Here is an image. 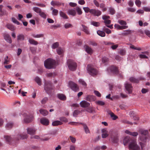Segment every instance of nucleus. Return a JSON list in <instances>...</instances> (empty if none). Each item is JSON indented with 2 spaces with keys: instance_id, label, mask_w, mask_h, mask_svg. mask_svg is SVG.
<instances>
[{
  "instance_id": "nucleus-1",
  "label": "nucleus",
  "mask_w": 150,
  "mask_h": 150,
  "mask_svg": "<svg viewBox=\"0 0 150 150\" xmlns=\"http://www.w3.org/2000/svg\"><path fill=\"white\" fill-rule=\"evenodd\" d=\"M148 132L147 130L141 129L139 130V132L141 134L139 139L141 142L144 143L147 142L149 137Z\"/></svg>"
},
{
  "instance_id": "nucleus-2",
  "label": "nucleus",
  "mask_w": 150,
  "mask_h": 150,
  "mask_svg": "<svg viewBox=\"0 0 150 150\" xmlns=\"http://www.w3.org/2000/svg\"><path fill=\"white\" fill-rule=\"evenodd\" d=\"M55 63V60L51 59H47L44 63L45 67L47 69H49L52 68Z\"/></svg>"
},
{
  "instance_id": "nucleus-3",
  "label": "nucleus",
  "mask_w": 150,
  "mask_h": 150,
  "mask_svg": "<svg viewBox=\"0 0 150 150\" xmlns=\"http://www.w3.org/2000/svg\"><path fill=\"white\" fill-rule=\"evenodd\" d=\"M44 88L46 92L50 94L51 93L53 87L50 81H46L45 83Z\"/></svg>"
},
{
  "instance_id": "nucleus-4",
  "label": "nucleus",
  "mask_w": 150,
  "mask_h": 150,
  "mask_svg": "<svg viewBox=\"0 0 150 150\" xmlns=\"http://www.w3.org/2000/svg\"><path fill=\"white\" fill-rule=\"evenodd\" d=\"M129 148V149L132 150H139L140 147L138 145L136 140L135 139H133L130 142Z\"/></svg>"
},
{
  "instance_id": "nucleus-5",
  "label": "nucleus",
  "mask_w": 150,
  "mask_h": 150,
  "mask_svg": "<svg viewBox=\"0 0 150 150\" xmlns=\"http://www.w3.org/2000/svg\"><path fill=\"white\" fill-rule=\"evenodd\" d=\"M67 64L69 69L71 71H74L76 69L77 64L73 60L68 59L67 61Z\"/></svg>"
},
{
  "instance_id": "nucleus-6",
  "label": "nucleus",
  "mask_w": 150,
  "mask_h": 150,
  "mask_svg": "<svg viewBox=\"0 0 150 150\" xmlns=\"http://www.w3.org/2000/svg\"><path fill=\"white\" fill-rule=\"evenodd\" d=\"M87 71L88 73L92 76L96 75L98 72L97 70L91 64L88 65Z\"/></svg>"
},
{
  "instance_id": "nucleus-7",
  "label": "nucleus",
  "mask_w": 150,
  "mask_h": 150,
  "mask_svg": "<svg viewBox=\"0 0 150 150\" xmlns=\"http://www.w3.org/2000/svg\"><path fill=\"white\" fill-rule=\"evenodd\" d=\"M110 132L111 133L110 134L112 141L113 143H117L118 142L117 132L113 131H110Z\"/></svg>"
},
{
  "instance_id": "nucleus-8",
  "label": "nucleus",
  "mask_w": 150,
  "mask_h": 150,
  "mask_svg": "<svg viewBox=\"0 0 150 150\" xmlns=\"http://www.w3.org/2000/svg\"><path fill=\"white\" fill-rule=\"evenodd\" d=\"M107 71L109 73H112L115 74L118 73L117 68L114 66H111L109 67L107 69Z\"/></svg>"
},
{
  "instance_id": "nucleus-9",
  "label": "nucleus",
  "mask_w": 150,
  "mask_h": 150,
  "mask_svg": "<svg viewBox=\"0 0 150 150\" xmlns=\"http://www.w3.org/2000/svg\"><path fill=\"white\" fill-rule=\"evenodd\" d=\"M27 134L23 132V134H20L15 137L14 140L16 141H18L20 139H25L27 138Z\"/></svg>"
},
{
  "instance_id": "nucleus-10",
  "label": "nucleus",
  "mask_w": 150,
  "mask_h": 150,
  "mask_svg": "<svg viewBox=\"0 0 150 150\" xmlns=\"http://www.w3.org/2000/svg\"><path fill=\"white\" fill-rule=\"evenodd\" d=\"M69 85L71 89L75 91H79V88L77 85L72 81H70L69 83Z\"/></svg>"
},
{
  "instance_id": "nucleus-11",
  "label": "nucleus",
  "mask_w": 150,
  "mask_h": 150,
  "mask_svg": "<svg viewBox=\"0 0 150 150\" xmlns=\"http://www.w3.org/2000/svg\"><path fill=\"white\" fill-rule=\"evenodd\" d=\"M91 13L94 16H98L101 14V12L98 9H91Z\"/></svg>"
},
{
  "instance_id": "nucleus-12",
  "label": "nucleus",
  "mask_w": 150,
  "mask_h": 150,
  "mask_svg": "<svg viewBox=\"0 0 150 150\" xmlns=\"http://www.w3.org/2000/svg\"><path fill=\"white\" fill-rule=\"evenodd\" d=\"M125 88L129 93H132V86L130 84L126 83L125 84Z\"/></svg>"
},
{
  "instance_id": "nucleus-13",
  "label": "nucleus",
  "mask_w": 150,
  "mask_h": 150,
  "mask_svg": "<svg viewBox=\"0 0 150 150\" xmlns=\"http://www.w3.org/2000/svg\"><path fill=\"white\" fill-rule=\"evenodd\" d=\"M40 122L42 125L45 126L48 125L49 123V121L48 119L45 117L41 118L40 120Z\"/></svg>"
},
{
  "instance_id": "nucleus-14",
  "label": "nucleus",
  "mask_w": 150,
  "mask_h": 150,
  "mask_svg": "<svg viewBox=\"0 0 150 150\" xmlns=\"http://www.w3.org/2000/svg\"><path fill=\"white\" fill-rule=\"evenodd\" d=\"M51 5L53 6H59L61 5L64 6V4L61 3L59 2L56 1H52L50 3Z\"/></svg>"
},
{
  "instance_id": "nucleus-15",
  "label": "nucleus",
  "mask_w": 150,
  "mask_h": 150,
  "mask_svg": "<svg viewBox=\"0 0 150 150\" xmlns=\"http://www.w3.org/2000/svg\"><path fill=\"white\" fill-rule=\"evenodd\" d=\"M134 139L130 138L129 136L125 137L124 139L123 144L125 146L128 143H130V142L132 140Z\"/></svg>"
},
{
  "instance_id": "nucleus-16",
  "label": "nucleus",
  "mask_w": 150,
  "mask_h": 150,
  "mask_svg": "<svg viewBox=\"0 0 150 150\" xmlns=\"http://www.w3.org/2000/svg\"><path fill=\"white\" fill-rule=\"evenodd\" d=\"M4 39L6 41L9 43H11L12 40L11 37L8 34H5L4 35Z\"/></svg>"
},
{
  "instance_id": "nucleus-17",
  "label": "nucleus",
  "mask_w": 150,
  "mask_h": 150,
  "mask_svg": "<svg viewBox=\"0 0 150 150\" xmlns=\"http://www.w3.org/2000/svg\"><path fill=\"white\" fill-rule=\"evenodd\" d=\"M85 50L89 54H91L93 53V50L92 48L87 45H85L84 46Z\"/></svg>"
},
{
  "instance_id": "nucleus-18",
  "label": "nucleus",
  "mask_w": 150,
  "mask_h": 150,
  "mask_svg": "<svg viewBox=\"0 0 150 150\" xmlns=\"http://www.w3.org/2000/svg\"><path fill=\"white\" fill-rule=\"evenodd\" d=\"M80 104L81 106L83 108H87L90 105V103L85 100L81 101Z\"/></svg>"
},
{
  "instance_id": "nucleus-19",
  "label": "nucleus",
  "mask_w": 150,
  "mask_h": 150,
  "mask_svg": "<svg viewBox=\"0 0 150 150\" xmlns=\"http://www.w3.org/2000/svg\"><path fill=\"white\" fill-rule=\"evenodd\" d=\"M108 114L110 115L111 117L113 120H115L118 118V117L115 115L114 113L110 110H108Z\"/></svg>"
},
{
  "instance_id": "nucleus-20",
  "label": "nucleus",
  "mask_w": 150,
  "mask_h": 150,
  "mask_svg": "<svg viewBox=\"0 0 150 150\" xmlns=\"http://www.w3.org/2000/svg\"><path fill=\"white\" fill-rule=\"evenodd\" d=\"M142 54H140L139 55V57L141 59H147L148 58V57L146 56V55L144 54H145L146 55L149 56V52L147 51L142 52Z\"/></svg>"
},
{
  "instance_id": "nucleus-21",
  "label": "nucleus",
  "mask_w": 150,
  "mask_h": 150,
  "mask_svg": "<svg viewBox=\"0 0 150 150\" xmlns=\"http://www.w3.org/2000/svg\"><path fill=\"white\" fill-rule=\"evenodd\" d=\"M102 136L103 138H104L107 137L108 136V132L105 129H103L102 130Z\"/></svg>"
},
{
  "instance_id": "nucleus-22",
  "label": "nucleus",
  "mask_w": 150,
  "mask_h": 150,
  "mask_svg": "<svg viewBox=\"0 0 150 150\" xmlns=\"http://www.w3.org/2000/svg\"><path fill=\"white\" fill-rule=\"evenodd\" d=\"M125 132L127 134H129L134 137L137 136L138 135V133L137 132H131L128 130H126Z\"/></svg>"
},
{
  "instance_id": "nucleus-23",
  "label": "nucleus",
  "mask_w": 150,
  "mask_h": 150,
  "mask_svg": "<svg viewBox=\"0 0 150 150\" xmlns=\"http://www.w3.org/2000/svg\"><path fill=\"white\" fill-rule=\"evenodd\" d=\"M57 97L58 98L62 100H65L66 99V96L63 94H58Z\"/></svg>"
},
{
  "instance_id": "nucleus-24",
  "label": "nucleus",
  "mask_w": 150,
  "mask_h": 150,
  "mask_svg": "<svg viewBox=\"0 0 150 150\" xmlns=\"http://www.w3.org/2000/svg\"><path fill=\"white\" fill-rule=\"evenodd\" d=\"M68 13L69 15L73 16H75L76 14V11L73 9H69L68 11Z\"/></svg>"
},
{
  "instance_id": "nucleus-25",
  "label": "nucleus",
  "mask_w": 150,
  "mask_h": 150,
  "mask_svg": "<svg viewBox=\"0 0 150 150\" xmlns=\"http://www.w3.org/2000/svg\"><path fill=\"white\" fill-rule=\"evenodd\" d=\"M13 125V124L12 122H9L6 124L5 127L7 129H9L12 127Z\"/></svg>"
},
{
  "instance_id": "nucleus-26",
  "label": "nucleus",
  "mask_w": 150,
  "mask_h": 150,
  "mask_svg": "<svg viewBox=\"0 0 150 150\" xmlns=\"http://www.w3.org/2000/svg\"><path fill=\"white\" fill-rule=\"evenodd\" d=\"M23 115L24 117L23 123L27 124L28 123V117L27 113H24L23 114Z\"/></svg>"
},
{
  "instance_id": "nucleus-27",
  "label": "nucleus",
  "mask_w": 150,
  "mask_h": 150,
  "mask_svg": "<svg viewBox=\"0 0 150 150\" xmlns=\"http://www.w3.org/2000/svg\"><path fill=\"white\" fill-rule=\"evenodd\" d=\"M6 27L9 30L12 31H14L15 29V27L12 24H8L6 25Z\"/></svg>"
},
{
  "instance_id": "nucleus-28",
  "label": "nucleus",
  "mask_w": 150,
  "mask_h": 150,
  "mask_svg": "<svg viewBox=\"0 0 150 150\" xmlns=\"http://www.w3.org/2000/svg\"><path fill=\"white\" fill-rule=\"evenodd\" d=\"M24 39V35L23 34H19L17 36V40L18 41L23 40Z\"/></svg>"
},
{
  "instance_id": "nucleus-29",
  "label": "nucleus",
  "mask_w": 150,
  "mask_h": 150,
  "mask_svg": "<svg viewBox=\"0 0 150 150\" xmlns=\"http://www.w3.org/2000/svg\"><path fill=\"white\" fill-rule=\"evenodd\" d=\"M79 124H82L83 125L84 129L85 131V132L86 134L89 133L90 132L87 126V125L85 124H83L81 123H79Z\"/></svg>"
},
{
  "instance_id": "nucleus-30",
  "label": "nucleus",
  "mask_w": 150,
  "mask_h": 150,
  "mask_svg": "<svg viewBox=\"0 0 150 150\" xmlns=\"http://www.w3.org/2000/svg\"><path fill=\"white\" fill-rule=\"evenodd\" d=\"M29 42L30 44L34 45H37L38 44L37 41L31 38L29 39Z\"/></svg>"
},
{
  "instance_id": "nucleus-31",
  "label": "nucleus",
  "mask_w": 150,
  "mask_h": 150,
  "mask_svg": "<svg viewBox=\"0 0 150 150\" xmlns=\"http://www.w3.org/2000/svg\"><path fill=\"white\" fill-rule=\"evenodd\" d=\"M86 110L90 113H95V111L93 107H88Z\"/></svg>"
},
{
  "instance_id": "nucleus-32",
  "label": "nucleus",
  "mask_w": 150,
  "mask_h": 150,
  "mask_svg": "<svg viewBox=\"0 0 150 150\" xmlns=\"http://www.w3.org/2000/svg\"><path fill=\"white\" fill-rule=\"evenodd\" d=\"M40 112L42 115L43 116H46L48 114V112L45 110L40 109L39 110Z\"/></svg>"
},
{
  "instance_id": "nucleus-33",
  "label": "nucleus",
  "mask_w": 150,
  "mask_h": 150,
  "mask_svg": "<svg viewBox=\"0 0 150 150\" xmlns=\"http://www.w3.org/2000/svg\"><path fill=\"white\" fill-rule=\"evenodd\" d=\"M62 124V123L59 121L57 120L53 122L52 125L53 126H56L59 125H61Z\"/></svg>"
},
{
  "instance_id": "nucleus-34",
  "label": "nucleus",
  "mask_w": 150,
  "mask_h": 150,
  "mask_svg": "<svg viewBox=\"0 0 150 150\" xmlns=\"http://www.w3.org/2000/svg\"><path fill=\"white\" fill-rule=\"evenodd\" d=\"M95 97L94 96H92L89 95H88L86 97V99L87 101H93L94 100V98Z\"/></svg>"
},
{
  "instance_id": "nucleus-35",
  "label": "nucleus",
  "mask_w": 150,
  "mask_h": 150,
  "mask_svg": "<svg viewBox=\"0 0 150 150\" xmlns=\"http://www.w3.org/2000/svg\"><path fill=\"white\" fill-rule=\"evenodd\" d=\"M130 81L133 83H138L139 82V80L138 79H137L134 77H131L129 78Z\"/></svg>"
},
{
  "instance_id": "nucleus-36",
  "label": "nucleus",
  "mask_w": 150,
  "mask_h": 150,
  "mask_svg": "<svg viewBox=\"0 0 150 150\" xmlns=\"http://www.w3.org/2000/svg\"><path fill=\"white\" fill-rule=\"evenodd\" d=\"M122 122L125 124H127L131 125H132L133 124H134V125L137 124V123L136 122H134L133 123H132L125 119L123 120H122Z\"/></svg>"
},
{
  "instance_id": "nucleus-37",
  "label": "nucleus",
  "mask_w": 150,
  "mask_h": 150,
  "mask_svg": "<svg viewBox=\"0 0 150 150\" xmlns=\"http://www.w3.org/2000/svg\"><path fill=\"white\" fill-rule=\"evenodd\" d=\"M59 14L60 16L63 18L64 19H67L68 18L67 15L62 11H60L59 12Z\"/></svg>"
},
{
  "instance_id": "nucleus-38",
  "label": "nucleus",
  "mask_w": 150,
  "mask_h": 150,
  "mask_svg": "<svg viewBox=\"0 0 150 150\" xmlns=\"http://www.w3.org/2000/svg\"><path fill=\"white\" fill-rule=\"evenodd\" d=\"M82 26L83 28V31L87 34H89V32L88 31V28L86 26L82 25Z\"/></svg>"
},
{
  "instance_id": "nucleus-39",
  "label": "nucleus",
  "mask_w": 150,
  "mask_h": 150,
  "mask_svg": "<svg viewBox=\"0 0 150 150\" xmlns=\"http://www.w3.org/2000/svg\"><path fill=\"white\" fill-rule=\"evenodd\" d=\"M4 137L7 143L10 144V142L11 140V137L7 135L5 136Z\"/></svg>"
},
{
  "instance_id": "nucleus-40",
  "label": "nucleus",
  "mask_w": 150,
  "mask_h": 150,
  "mask_svg": "<svg viewBox=\"0 0 150 150\" xmlns=\"http://www.w3.org/2000/svg\"><path fill=\"white\" fill-rule=\"evenodd\" d=\"M97 33L99 35L102 37H105V33L103 31L99 30L97 31Z\"/></svg>"
},
{
  "instance_id": "nucleus-41",
  "label": "nucleus",
  "mask_w": 150,
  "mask_h": 150,
  "mask_svg": "<svg viewBox=\"0 0 150 150\" xmlns=\"http://www.w3.org/2000/svg\"><path fill=\"white\" fill-rule=\"evenodd\" d=\"M33 9L34 11L39 14L42 11L41 9L38 7H34L33 8Z\"/></svg>"
},
{
  "instance_id": "nucleus-42",
  "label": "nucleus",
  "mask_w": 150,
  "mask_h": 150,
  "mask_svg": "<svg viewBox=\"0 0 150 150\" xmlns=\"http://www.w3.org/2000/svg\"><path fill=\"white\" fill-rule=\"evenodd\" d=\"M76 10L78 15H81L82 14L83 12L79 7L76 6Z\"/></svg>"
},
{
  "instance_id": "nucleus-43",
  "label": "nucleus",
  "mask_w": 150,
  "mask_h": 150,
  "mask_svg": "<svg viewBox=\"0 0 150 150\" xmlns=\"http://www.w3.org/2000/svg\"><path fill=\"white\" fill-rule=\"evenodd\" d=\"M31 36L34 38H40L43 37H44V34H38L35 35L34 34H32Z\"/></svg>"
},
{
  "instance_id": "nucleus-44",
  "label": "nucleus",
  "mask_w": 150,
  "mask_h": 150,
  "mask_svg": "<svg viewBox=\"0 0 150 150\" xmlns=\"http://www.w3.org/2000/svg\"><path fill=\"white\" fill-rule=\"evenodd\" d=\"M29 134H35V130L34 128H29Z\"/></svg>"
},
{
  "instance_id": "nucleus-45",
  "label": "nucleus",
  "mask_w": 150,
  "mask_h": 150,
  "mask_svg": "<svg viewBox=\"0 0 150 150\" xmlns=\"http://www.w3.org/2000/svg\"><path fill=\"white\" fill-rule=\"evenodd\" d=\"M35 81L38 85L40 86L41 85V79L38 77H35Z\"/></svg>"
},
{
  "instance_id": "nucleus-46",
  "label": "nucleus",
  "mask_w": 150,
  "mask_h": 150,
  "mask_svg": "<svg viewBox=\"0 0 150 150\" xmlns=\"http://www.w3.org/2000/svg\"><path fill=\"white\" fill-rule=\"evenodd\" d=\"M109 11L111 15H113L115 13V11L114 9L111 7L109 8Z\"/></svg>"
},
{
  "instance_id": "nucleus-47",
  "label": "nucleus",
  "mask_w": 150,
  "mask_h": 150,
  "mask_svg": "<svg viewBox=\"0 0 150 150\" xmlns=\"http://www.w3.org/2000/svg\"><path fill=\"white\" fill-rule=\"evenodd\" d=\"M91 24L95 27H98L100 25V23L99 22L94 21H92L91 22Z\"/></svg>"
},
{
  "instance_id": "nucleus-48",
  "label": "nucleus",
  "mask_w": 150,
  "mask_h": 150,
  "mask_svg": "<svg viewBox=\"0 0 150 150\" xmlns=\"http://www.w3.org/2000/svg\"><path fill=\"white\" fill-rule=\"evenodd\" d=\"M34 118L33 116V113H31L29 115V122H32L34 120Z\"/></svg>"
},
{
  "instance_id": "nucleus-49",
  "label": "nucleus",
  "mask_w": 150,
  "mask_h": 150,
  "mask_svg": "<svg viewBox=\"0 0 150 150\" xmlns=\"http://www.w3.org/2000/svg\"><path fill=\"white\" fill-rule=\"evenodd\" d=\"M57 52L59 55H61L62 54L63 52V50L61 47H58L57 49Z\"/></svg>"
},
{
  "instance_id": "nucleus-50",
  "label": "nucleus",
  "mask_w": 150,
  "mask_h": 150,
  "mask_svg": "<svg viewBox=\"0 0 150 150\" xmlns=\"http://www.w3.org/2000/svg\"><path fill=\"white\" fill-rule=\"evenodd\" d=\"M83 9L85 13H88L89 12L90 13H91V9H90L89 7H83Z\"/></svg>"
},
{
  "instance_id": "nucleus-51",
  "label": "nucleus",
  "mask_w": 150,
  "mask_h": 150,
  "mask_svg": "<svg viewBox=\"0 0 150 150\" xmlns=\"http://www.w3.org/2000/svg\"><path fill=\"white\" fill-rule=\"evenodd\" d=\"M39 15L41 17L44 19H46L47 18V15L44 12L42 11L41 12Z\"/></svg>"
},
{
  "instance_id": "nucleus-52",
  "label": "nucleus",
  "mask_w": 150,
  "mask_h": 150,
  "mask_svg": "<svg viewBox=\"0 0 150 150\" xmlns=\"http://www.w3.org/2000/svg\"><path fill=\"white\" fill-rule=\"evenodd\" d=\"M59 120L63 122H67L68 121L67 119L64 117H61L59 118Z\"/></svg>"
},
{
  "instance_id": "nucleus-53",
  "label": "nucleus",
  "mask_w": 150,
  "mask_h": 150,
  "mask_svg": "<svg viewBox=\"0 0 150 150\" xmlns=\"http://www.w3.org/2000/svg\"><path fill=\"white\" fill-rule=\"evenodd\" d=\"M59 46V44L58 42H56L54 43L52 46V47L53 49H55L57 47Z\"/></svg>"
},
{
  "instance_id": "nucleus-54",
  "label": "nucleus",
  "mask_w": 150,
  "mask_h": 150,
  "mask_svg": "<svg viewBox=\"0 0 150 150\" xmlns=\"http://www.w3.org/2000/svg\"><path fill=\"white\" fill-rule=\"evenodd\" d=\"M135 3L136 6L139 7L141 6V2L140 0H135Z\"/></svg>"
},
{
  "instance_id": "nucleus-55",
  "label": "nucleus",
  "mask_w": 150,
  "mask_h": 150,
  "mask_svg": "<svg viewBox=\"0 0 150 150\" xmlns=\"http://www.w3.org/2000/svg\"><path fill=\"white\" fill-rule=\"evenodd\" d=\"M103 28V30L107 34H109L111 33V31L108 28H106L105 27H104Z\"/></svg>"
},
{
  "instance_id": "nucleus-56",
  "label": "nucleus",
  "mask_w": 150,
  "mask_h": 150,
  "mask_svg": "<svg viewBox=\"0 0 150 150\" xmlns=\"http://www.w3.org/2000/svg\"><path fill=\"white\" fill-rule=\"evenodd\" d=\"M131 30H126L124 31V32L122 33V35H126L130 33Z\"/></svg>"
},
{
  "instance_id": "nucleus-57",
  "label": "nucleus",
  "mask_w": 150,
  "mask_h": 150,
  "mask_svg": "<svg viewBox=\"0 0 150 150\" xmlns=\"http://www.w3.org/2000/svg\"><path fill=\"white\" fill-rule=\"evenodd\" d=\"M118 23L121 25H125L127 24V23L125 21L122 20H119L118 21Z\"/></svg>"
},
{
  "instance_id": "nucleus-58",
  "label": "nucleus",
  "mask_w": 150,
  "mask_h": 150,
  "mask_svg": "<svg viewBox=\"0 0 150 150\" xmlns=\"http://www.w3.org/2000/svg\"><path fill=\"white\" fill-rule=\"evenodd\" d=\"M130 47L132 49H133L137 50H142V48L140 47H135L134 45H132Z\"/></svg>"
},
{
  "instance_id": "nucleus-59",
  "label": "nucleus",
  "mask_w": 150,
  "mask_h": 150,
  "mask_svg": "<svg viewBox=\"0 0 150 150\" xmlns=\"http://www.w3.org/2000/svg\"><path fill=\"white\" fill-rule=\"evenodd\" d=\"M64 26L65 28L67 29L69 28L72 27V25L70 23H67L65 24Z\"/></svg>"
},
{
  "instance_id": "nucleus-60",
  "label": "nucleus",
  "mask_w": 150,
  "mask_h": 150,
  "mask_svg": "<svg viewBox=\"0 0 150 150\" xmlns=\"http://www.w3.org/2000/svg\"><path fill=\"white\" fill-rule=\"evenodd\" d=\"M12 21L13 23L17 25H19L20 24L19 22L14 18H12Z\"/></svg>"
},
{
  "instance_id": "nucleus-61",
  "label": "nucleus",
  "mask_w": 150,
  "mask_h": 150,
  "mask_svg": "<svg viewBox=\"0 0 150 150\" xmlns=\"http://www.w3.org/2000/svg\"><path fill=\"white\" fill-rule=\"evenodd\" d=\"M56 75V74L55 73H50L47 74V76L48 77H54Z\"/></svg>"
},
{
  "instance_id": "nucleus-62",
  "label": "nucleus",
  "mask_w": 150,
  "mask_h": 150,
  "mask_svg": "<svg viewBox=\"0 0 150 150\" xmlns=\"http://www.w3.org/2000/svg\"><path fill=\"white\" fill-rule=\"evenodd\" d=\"M119 54L121 55H124L125 54L126 51L125 50L121 49L119 52Z\"/></svg>"
},
{
  "instance_id": "nucleus-63",
  "label": "nucleus",
  "mask_w": 150,
  "mask_h": 150,
  "mask_svg": "<svg viewBox=\"0 0 150 150\" xmlns=\"http://www.w3.org/2000/svg\"><path fill=\"white\" fill-rule=\"evenodd\" d=\"M79 82L82 85L84 86H86V82L82 79H79Z\"/></svg>"
},
{
  "instance_id": "nucleus-64",
  "label": "nucleus",
  "mask_w": 150,
  "mask_h": 150,
  "mask_svg": "<svg viewBox=\"0 0 150 150\" xmlns=\"http://www.w3.org/2000/svg\"><path fill=\"white\" fill-rule=\"evenodd\" d=\"M58 11L56 9H54L52 11V14L54 16H57L58 13Z\"/></svg>"
}]
</instances>
